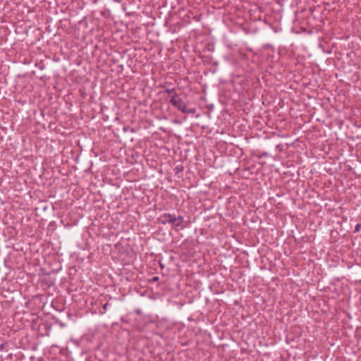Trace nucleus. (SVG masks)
I'll return each mask as SVG.
<instances>
[{
  "label": "nucleus",
  "mask_w": 361,
  "mask_h": 361,
  "mask_svg": "<svg viewBox=\"0 0 361 361\" xmlns=\"http://www.w3.org/2000/svg\"><path fill=\"white\" fill-rule=\"evenodd\" d=\"M169 102L173 106L181 111L182 112L183 111H185L186 104L182 100V99H180L178 97L177 94H173L171 97Z\"/></svg>",
  "instance_id": "1"
},
{
  "label": "nucleus",
  "mask_w": 361,
  "mask_h": 361,
  "mask_svg": "<svg viewBox=\"0 0 361 361\" xmlns=\"http://www.w3.org/2000/svg\"><path fill=\"white\" fill-rule=\"evenodd\" d=\"M163 224H173L176 223V217L171 214H165L161 216Z\"/></svg>",
  "instance_id": "2"
},
{
  "label": "nucleus",
  "mask_w": 361,
  "mask_h": 361,
  "mask_svg": "<svg viewBox=\"0 0 361 361\" xmlns=\"http://www.w3.org/2000/svg\"><path fill=\"white\" fill-rule=\"evenodd\" d=\"M174 226L176 228H183V217H176V223H173Z\"/></svg>",
  "instance_id": "3"
},
{
  "label": "nucleus",
  "mask_w": 361,
  "mask_h": 361,
  "mask_svg": "<svg viewBox=\"0 0 361 361\" xmlns=\"http://www.w3.org/2000/svg\"><path fill=\"white\" fill-rule=\"evenodd\" d=\"M183 113L186 114H194L195 112V109H188L187 106H185V111H183Z\"/></svg>",
  "instance_id": "4"
},
{
  "label": "nucleus",
  "mask_w": 361,
  "mask_h": 361,
  "mask_svg": "<svg viewBox=\"0 0 361 361\" xmlns=\"http://www.w3.org/2000/svg\"><path fill=\"white\" fill-rule=\"evenodd\" d=\"M165 92H167L168 94H172V95H173V94H175V93H174V89H173V88H171V89H166V90H165Z\"/></svg>",
  "instance_id": "5"
},
{
  "label": "nucleus",
  "mask_w": 361,
  "mask_h": 361,
  "mask_svg": "<svg viewBox=\"0 0 361 361\" xmlns=\"http://www.w3.org/2000/svg\"><path fill=\"white\" fill-rule=\"evenodd\" d=\"M107 307H108V303H105L104 305H103V309L104 310H107Z\"/></svg>",
  "instance_id": "6"
},
{
  "label": "nucleus",
  "mask_w": 361,
  "mask_h": 361,
  "mask_svg": "<svg viewBox=\"0 0 361 361\" xmlns=\"http://www.w3.org/2000/svg\"><path fill=\"white\" fill-rule=\"evenodd\" d=\"M359 225H357L356 227H355V231H359Z\"/></svg>",
  "instance_id": "7"
},
{
  "label": "nucleus",
  "mask_w": 361,
  "mask_h": 361,
  "mask_svg": "<svg viewBox=\"0 0 361 361\" xmlns=\"http://www.w3.org/2000/svg\"><path fill=\"white\" fill-rule=\"evenodd\" d=\"M153 280L154 281H157L158 280V277H154Z\"/></svg>",
  "instance_id": "8"
}]
</instances>
